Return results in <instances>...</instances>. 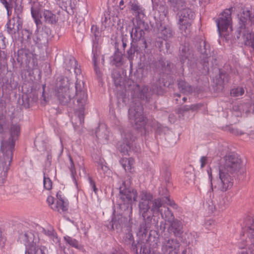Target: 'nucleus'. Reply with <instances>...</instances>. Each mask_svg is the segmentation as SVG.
Listing matches in <instances>:
<instances>
[{
	"instance_id": "62",
	"label": "nucleus",
	"mask_w": 254,
	"mask_h": 254,
	"mask_svg": "<svg viewBox=\"0 0 254 254\" xmlns=\"http://www.w3.org/2000/svg\"><path fill=\"white\" fill-rule=\"evenodd\" d=\"M124 4V1L123 0H121L119 2V7L120 9L123 10L124 8L123 6Z\"/></svg>"
},
{
	"instance_id": "29",
	"label": "nucleus",
	"mask_w": 254,
	"mask_h": 254,
	"mask_svg": "<svg viewBox=\"0 0 254 254\" xmlns=\"http://www.w3.org/2000/svg\"><path fill=\"white\" fill-rule=\"evenodd\" d=\"M178 87L180 91L185 94H190L193 91V88L183 80L178 81Z\"/></svg>"
},
{
	"instance_id": "48",
	"label": "nucleus",
	"mask_w": 254,
	"mask_h": 254,
	"mask_svg": "<svg viewBox=\"0 0 254 254\" xmlns=\"http://www.w3.org/2000/svg\"><path fill=\"white\" fill-rule=\"evenodd\" d=\"M6 242L4 232L0 228V246L3 247Z\"/></svg>"
},
{
	"instance_id": "17",
	"label": "nucleus",
	"mask_w": 254,
	"mask_h": 254,
	"mask_svg": "<svg viewBox=\"0 0 254 254\" xmlns=\"http://www.w3.org/2000/svg\"><path fill=\"white\" fill-rule=\"evenodd\" d=\"M180 247V243L177 240L170 239L163 243L162 249L164 253L167 254H178Z\"/></svg>"
},
{
	"instance_id": "13",
	"label": "nucleus",
	"mask_w": 254,
	"mask_h": 254,
	"mask_svg": "<svg viewBox=\"0 0 254 254\" xmlns=\"http://www.w3.org/2000/svg\"><path fill=\"white\" fill-rule=\"evenodd\" d=\"M244 235L247 237V243L248 246V250H242V254H254V221L250 220V225L243 228Z\"/></svg>"
},
{
	"instance_id": "52",
	"label": "nucleus",
	"mask_w": 254,
	"mask_h": 254,
	"mask_svg": "<svg viewBox=\"0 0 254 254\" xmlns=\"http://www.w3.org/2000/svg\"><path fill=\"white\" fill-rule=\"evenodd\" d=\"M47 202L49 205L53 206L55 205L54 203V198L52 196H48L47 198Z\"/></svg>"
},
{
	"instance_id": "57",
	"label": "nucleus",
	"mask_w": 254,
	"mask_h": 254,
	"mask_svg": "<svg viewBox=\"0 0 254 254\" xmlns=\"http://www.w3.org/2000/svg\"><path fill=\"white\" fill-rule=\"evenodd\" d=\"M57 200H60L61 199L62 200H65L63 196L62 193L61 191H59L57 193Z\"/></svg>"
},
{
	"instance_id": "1",
	"label": "nucleus",
	"mask_w": 254,
	"mask_h": 254,
	"mask_svg": "<svg viewBox=\"0 0 254 254\" xmlns=\"http://www.w3.org/2000/svg\"><path fill=\"white\" fill-rule=\"evenodd\" d=\"M224 160V163L219 167V177L213 184L212 175L208 171L212 191L224 192L230 189L233 185V174L237 173L241 167V159L236 154L226 155Z\"/></svg>"
},
{
	"instance_id": "44",
	"label": "nucleus",
	"mask_w": 254,
	"mask_h": 254,
	"mask_svg": "<svg viewBox=\"0 0 254 254\" xmlns=\"http://www.w3.org/2000/svg\"><path fill=\"white\" fill-rule=\"evenodd\" d=\"M162 176L164 178L165 181L166 182L169 183L171 177V172L168 169L166 168L165 170H162Z\"/></svg>"
},
{
	"instance_id": "19",
	"label": "nucleus",
	"mask_w": 254,
	"mask_h": 254,
	"mask_svg": "<svg viewBox=\"0 0 254 254\" xmlns=\"http://www.w3.org/2000/svg\"><path fill=\"white\" fill-rule=\"evenodd\" d=\"M254 16H251L250 11L249 10H244L241 14L239 21V27L237 30H241L242 28H249L251 23H253V21Z\"/></svg>"
},
{
	"instance_id": "10",
	"label": "nucleus",
	"mask_w": 254,
	"mask_h": 254,
	"mask_svg": "<svg viewBox=\"0 0 254 254\" xmlns=\"http://www.w3.org/2000/svg\"><path fill=\"white\" fill-rule=\"evenodd\" d=\"M17 61L21 65L26 67L29 70L34 69L37 65L36 56L29 50L25 49L18 51Z\"/></svg>"
},
{
	"instance_id": "16",
	"label": "nucleus",
	"mask_w": 254,
	"mask_h": 254,
	"mask_svg": "<svg viewBox=\"0 0 254 254\" xmlns=\"http://www.w3.org/2000/svg\"><path fill=\"white\" fill-rule=\"evenodd\" d=\"M19 241L25 245V250L33 248L41 242L38 235L31 231H27L24 234H21L19 237Z\"/></svg>"
},
{
	"instance_id": "47",
	"label": "nucleus",
	"mask_w": 254,
	"mask_h": 254,
	"mask_svg": "<svg viewBox=\"0 0 254 254\" xmlns=\"http://www.w3.org/2000/svg\"><path fill=\"white\" fill-rule=\"evenodd\" d=\"M102 129L105 131V133L104 135H101L99 132H96V136L99 139H104L106 141H107L109 139V135L107 134V132H108L106 129L104 127H102Z\"/></svg>"
},
{
	"instance_id": "50",
	"label": "nucleus",
	"mask_w": 254,
	"mask_h": 254,
	"mask_svg": "<svg viewBox=\"0 0 254 254\" xmlns=\"http://www.w3.org/2000/svg\"><path fill=\"white\" fill-rule=\"evenodd\" d=\"M219 77L223 80V82H228V79L225 75V73L219 70Z\"/></svg>"
},
{
	"instance_id": "41",
	"label": "nucleus",
	"mask_w": 254,
	"mask_h": 254,
	"mask_svg": "<svg viewBox=\"0 0 254 254\" xmlns=\"http://www.w3.org/2000/svg\"><path fill=\"white\" fill-rule=\"evenodd\" d=\"M245 92L244 89L243 87H239L233 88L231 90V95L234 97H238L242 95Z\"/></svg>"
},
{
	"instance_id": "51",
	"label": "nucleus",
	"mask_w": 254,
	"mask_h": 254,
	"mask_svg": "<svg viewBox=\"0 0 254 254\" xmlns=\"http://www.w3.org/2000/svg\"><path fill=\"white\" fill-rule=\"evenodd\" d=\"M207 158L206 156H202L201 157L200 162L201 163V168H203L207 163Z\"/></svg>"
},
{
	"instance_id": "20",
	"label": "nucleus",
	"mask_w": 254,
	"mask_h": 254,
	"mask_svg": "<svg viewBox=\"0 0 254 254\" xmlns=\"http://www.w3.org/2000/svg\"><path fill=\"white\" fill-rule=\"evenodd\" d=\"M35 44L39 47L46 46L48 42V33L43 30L37 31L35 32L33 37Z\"/></svg>"
},
{
	"instance_id": "54",
	"label": "nucleus",
	"mask_w": 254,
	"mask_h": 254,
	"mask_svg": "<svg viewBox=\"0 0 254 254\" xmlns=\"http://www.w3.org/2000/svg\"><path fill=\"white\" fill-rule=\"evenodd\" d=\"M202 106L201 104H196L190 105V108L192 111H196Z\"/></svg>"
},
{
	"instance_id": "55",
	"label": "nucleus",
	"mask_w": 254,
	"mask_h": 254,
	"mask_svg": "<svg viewBox=\"0 0 254 254\" xmlns=\"http://www.w3.org/2000/svg\"><path fill=\"white\" fill-rule=\"evenodd\" d=\"M59 4H61L62 3V6L65 7L67 4V3L69 1V0H58Z\"/></svg>"
},
{
	"instance_id": "60",
	"label": "nucleus",
	"mask_w": 254,
	"mask_h": 254,
	"mask_svg": "<svg viewBox=\"0 0 254 254\" xmlns=\"http://www.w3.org/2000/svg\"><path fill=\"white\" fill-rule=\"evenodd\" d=\"M112 228L114 229V227L117 228L118 225L116 223V221L115 219V218H113L112 220Z\"/></svg>"
},
{
	"instance_id": "56",
	"label": "nucleus",
	"mask_w": 254,
	"mask_h": 254,
	"mask_svg": "<svg viewBox=\"0 0 254 254\" xmlns=\"http://www.w3.org/2000/svg\"><path fill=\"white\" fill-rule=\"evenodd\" d=\"M161 87V85H157L155 88H152V89H150V91L152 93H158V89L159 88Z\"/></svg>"
},
{
	"instance_id": "49",
	"label": "nucleus",
	"mask_w": 254,
	"mask_h": 254,
	"mask_svg": "<svg viewBox=\"0 0 254 254\" xmlns=\"http://www.w3.org/2000/svg\"><path fill=\"white\" fill-rule=\"evenodd\" d=\"M4 40L5 37L3 35L0 34V49H3L5 47Z\"/></svg>"
},
{
	"instance_id": "9",
	"label": "nucleus",
	"mask_w": 254,
	"mask_h": 254,
	"mask_svg": "<svg viewBox=\"0 0 254 254\" xmlns=\"http://www.w3.org/2000/svg\"><path fill=\"white\" fill-rule=\"evenodd\" d=\"M136 190L131 188L121 187L119 193V205L121 207L125 205V210L128 209L132 210V204L136 201L137 197Z\"/></svg>"
},
{
	"instance_id": "64",
	"label": "nucleus",
	"mask_w": 254,
	"mask_h": 254,
	"mask_svg": "<svg viewBox=\"0 0 254 254\" xmlns=\"http://www.w3.org/2000/svg\"><path fill=\"white\" fill-rule=\"evenodd\" d=\"M150 254H161L159 252L154 251H150Z\"/></svg>"
},
{
	"instance_id": "2",
	"label": "nucleus",
	"mask_w": 254,
	"mask_h": 254,
	"mask_svg": "<svg viewBox=\"0 0 254 254\" xmlns=\"http://www.w3.org/2000/svg\"><path fill=\"white\" fill-rule=\"evenodd\" d=\"M20 128L18 124L11 125L10 128V137L8 140H2L0 149L3 153L4 161L0 163V185L4 183L7 176L13 156L15 141L20 134Z\"/></svg>"
},
{
	"instance_id": "11",
	"label": "nucleus",
	"mask_w": 254,
	"mask_h": 254,
	"mask_svg": "<svg viewBox=\"0 0 254 254\" xmlns=\"http://www.w3.org/2000/svg\"><path fill=\"white\" fill-rule=\"evenodd\" d=\"M163 193H161V190H159V194L161 197L155 198L152 201L151 211L153 213L160 212L162 210L160 208L164 206L165 204L174 207L176 205L175 202L169 198L168 190L166 188H162Z\"/></svg>"
},
{
	"instance_id": "26",
	"label": "nucleus",
	"mask_w": 254,
	"mask_h": 254,
	"mask_svg": "<svg viewBox=\"0 0 254 254\" xmlns=\"http://www.w3.org/2000/svg\"><path fill=\"white\" fill-rule=\"evenodd\" d=\"M120 163L126 172H133L134 160L132 158H123L120 160Z\"/></svg>"
},
{
	"instance_id": "6",
	"label": "nucleus",
	"mask_w": 254,
	"mask_h": 254,
	"mask_svg": "<svg viewBox=\"0 0 254 254\" xmlns=\"http://www.w3.org/2000/svg\"><path fill=\"white\" fill-rule=\"evenodd\" d=\"M149 28L148 24L145 21L138 20L135 21L134 24V27L130 32V37L132 43L135 44L138 42V45L140 48L145 49L147 47L146 42L144 39V31Z\"/></svg>"
},
{
	"instance_id": "23",
	"label": "nucleus",
	"mask_w": 254,
	"mask_h": 254,
	"mask_svg": "<svg viewBox=\"0 0 254 254\" xmlns=\"http://www.w3.org/2000/svg\"><path fill=\"white\" fill-rule=\"evenodd\" d=\"M131 10L133 11L136 15V21L138 20L144 21L145 15L144 13V9L137 3L133 2L132 3Z\"/></svg>"
},
{
	"instance_id": "61",
	"label": "nucleus",
	"mask_w": 254,
	"mask_h": 254,
	"mask_svg": "<svg viewBox=\"0 0 254 254\" xmlns=\"http://www.w3.org/2000/svg\"><path fill=\"white\" fill-rule=\"evenodd\" d=\"M182 110L184 111H188L189 110H191L190 106L186 105V106H184L182 108Z\"/></svg>"
},
{
	"instance_id": "59",
	"label": "nucleus",
	"mask_w": 254,
	"mask_h": 254,
	"mask_svg": "<svg viewBox=\"0 0 254 254\" xmlns=\"http://www.w3.org/2000/svg\"><path fill=\"white\" fill-rule=\"evenodd\" d=\"M163 42H164L163 40H161V41H158L157 42V44L158 47L160 49V51L162 50V47Z\"/></svg>"
},
{
	"instance_id": "27",
	"label": "nucleus",
	"mask_w": 254,
	"mask_h": 254,
	"mask_svg": "<svg viewBox=\"0 0 254 254\" xmlns=\"http://www.w3.org/2000/svg\"><path fill=\"white\" fill-rule=\"evenodd\" d=\"M51 208L54 211L60 213L64 212L68 209V202L66 200H57L56 203L53 206H51Z\"/></svg>"
},
{
	"instance_id": "46",
	"label": "nucleus",
	"mask_w": 254,
	"mask_h": 254,
	"mask_svg": "<svg viewBox=\"0 0 254 254\" xmlns=\"http://www.w3.org/2000/svg\"><path fill=\"white\" fill-rule=\"evenodd\" d=\"M136 45L135 44L131 43L130 49L127 51V53L128 55V58L130 60L132 58L136 51Z\"/></svg>"
},
{
	"instance_id": "25",
	"label": "nucleus",
	"mask_w": 254,
	"mask_h": 254,
	"mask_svg": "<svg viewBox=\"0 0 254 254\" xmlns=\"http://www.w3.org/2000/svg\"><path fill=\"white\" fill-rule=\"evenodd\" d=\"M180 59L182 64H184L187 59L190 60L193 56L192 51L186 46L182 45L180 48Z\"/></svg>"
},
{
	"instance_id": "42",
	"label": "nucleus",
	"mask_w": 254,
	"mask_h": 254,
	"mask_svg": "<svg viewBox=\"0 0 254 254\" xmlns=\"http://www.w3.org/2000/svg\"><path fill=\"white\" fill-rule=\"evenodd\" d=\"M44 187L47 190H50L52 188V182L51 180L48 177H46L44 174L43 178Z\"/></svg>"
},
{
	"instance_id": "28",
	"label": "nucleus",
	"mask_w": 254,
	"mask_h": 254,
	"mask_svg": "<svg viewBox=\"0 0 254 254\" xmlns=\"http://www.w3.org/2000/svg\"><path fill=\"white\" fill-rule=\"evenodd\" d=\"M169 2L171 7L174 11H180L187 8L185 0H169Z\"/></svg>"
},
{
	"instance_id": "36",
	"label": "nucleus",
	"mask_w": 254,
	"mask_h": 254,
	"mask_svg": "<svg viewBox=\"0 0 254 254\" xmlns=\"http://www.w3.org/2000/svg\"><path fill=\"white\" fill-rule=\"evenodd\" d=\"M138 247L140 248V253L141 254H150V251H151L147 248V246L142 244H138ZM131 249L136 254H138L137 246L136 245L132 244Z\"/></svg>"
},
{
	"instance_id": "63",
	"label": "nucleus",
	"mask_w": 254,
	"mask_h": 254,
	"mask_svg": "<svg viewBox=\"0 0 254 254\" xmlns=\"http://www.w3.org/2000/svg\"><path fill=\"white\" fill-rule=\"evenodd\" d=\"M164 41L165 42V46L166 49L167 50H168L170 48V44L167 42H166V40H164Z\"/></svg>"
},
{
	"instance_id": "15",
	"label": "nucleus",
	"mask_w": 254,
	"mask_h": 254,
	"mask_svg": "<svg viewBox=\"0 0 254 254\" xmlns=\"http://www.w3.org/2000/svg\"><path fill=\"white\" fill-rule=\"evenodd\" d=\"M122 137L123 143L120 144L119 149L123 155H125L131 149L136 137L129 130L124 131L122 133Z\"/></svg>"
},
{
	"instance_id": "43",
	"label": "nucleus",
	"mask_w": 254,
	"mask_h": 254,
	"mask_svg": "<svg viewBox=\"0 0 254 254\" xmlns=\"http://www.w3.org/2000/svg\"><path fill=\"white\" fill-rule=\"evenodd\" d=\"M204 226L206 229L210 230L215 227V222L212 219H207L205 221Z\"/></svg>"
},
{
	"instance_id": "30",
	"label": "nucleus",
	"mask_w": 254,
	"mask_h": 254,
	"mask_svg": "<svg viewBox=\"0 0 254 254\" xmlns=\"http://www.w3.org/2000/svg\"><path fill=\"white\" fill-rule=\"evenodd\" d=\"M97 163L98 171L101 177H104L106 176H108L110 174V170L107 166L104 165V160L103 159H100Z\"/></svg>"
},
{
	"instance_id": "12",
	"label": "nucleus",
	"mask_w": 254,
	"mask_h": 254,
	"mask_svg": "<svg viewBox=\"0 0 254 254\" xmlns=\"http://www.w3.org/2000/svg\"><path fill=\"white\" fill-rule=\"evenodd\" d=\"M140 200L139 203V213L141 215L144 220L150 219V216H147L149 209H151L149 205L150 201L153 199V195L150 192L142 191L139 195Z\"/></svg>"
},
{
	"instance_id": "39",
	"label": "nucleus",
	"mask_w": 254,
	"mask_h": 254,
	"mask_svg": "<svg viewBox=\"0 0 254 254\" xmlns=\"http://www.w3.org/2000/svg\"><path fill=\"white\" fill-rule=\"evenodd\" d=\"M64 239L66 243L70 246L77 249L79 248L78 242L76 239L68 236H64Z\"/></svg>"
},
{
	"instance_id": "37",
	"label": "nucleus",
	"mask_w": 254,
	"mask_h": 254,
	"mask_svg": "<svg viewBox=\"0 0 254 254\" xmlns=\"http://www.w3.org/2000/svg\"><path fill=\"white\" fill-rule=\"evenodd\" d=\"M0 1L6 9L7 14L9 15L16 0H0Z\"/></svg>"
},
{
	"instance_id": "58",
	"label": "nucleus",
	"mask_w": 254,
	"mask_h": 254,
	"mask_svg": "<svg viewBox=\"0 0 254 254\" xmlns=\"http://www.w3.org/2000/svg\"><path fill=\"white\" fill-rule=\"evenodd\" d=\"M147 231L146 229H144L143 231H142L141 228H140V230L139 231L138 235H141L142 237H143V235H145V236H146V235L147 234Z\"/></svg>"
},
{
	"instance_id": "22",
	"label": "nucleus",
	"mask_w": 254,
	"mask_h": 254,
	"mask_svg": "<svg viewBox=\"0 0 254 254\" xmlns=\"http://www.w3.org/2000/svg\"><path fill=\"white\" fill-rule=\"evenodd\" d=\"M170 223L169 230L176 237H180L183 233V224L181 221L174 219Z\"/></svg>"
},
{
	"instance_id": "34",
	"label": "nucleus",
	"mask_w": 254,
	"mask_h": 254,
	"mask_svg": "<svg viewBox=\"0 0 254 254\" xmlns=\"http://www.w3.org/2000/svg\"><path fill=\"white\" fill-rule=\"evenodd\" d=\"M43 232L45 235L48 236L50 239H52L54 242L57 243L59 241L56 233L52 228L48 229H43Z\"/></svg>"
},
{
	"instance_id": "7",
	"label": "nucleus",
	"mask_w": 254,
	"mask_h": 254,
	"mask_svg": "<svg viewBox=\"0 0 254 254\" xmlns=\"http://www.w3.org/2000/svg\"><path fill=\"white\" fill-rule=\"evenodd\" d=\"M233 7L225 9L217 19L216 22L219 33L224 36H228L232 31L231 13Z\"/></svg>"
},
{
	"instance_id": "18",
	"label": "nucleus",
	"mask_w": 254,
	"mask_h": 254,
	"mask_svg": "<svg viewBox=\"0 0 254 254\" xmlns=\"http://www.w3.org/2000/svg\"><path fill=\"white\" fill-rule=\"evenodd\" d=\"M239 35L237 38L239 39L242 35L245 45L249 46L254 50V32L252 33V29L242 28L241 30H237Z\"/></svg>"
},
{
	"instance_id": "14",
	"label": "nucleus",
	"mask_w": 254,
	"mask_h": 254,
	"mask_svg": "<svg viewBox=\"0 0 254 254\" xmlns=\"http://www.w3.org/2000/svg\"><path fill=\"white\" fill-rule=\"evenodd\" d=\"M56 95L60 103L63 105L68 103L71 98L69 94L67 80L63 78L60 81V85L56 91Z\"/></svg>"
},
{
	"instance_id": "38",
	"label": "nucleus",
	"mask_w": 254,
	"mask_h": 254,
	"mask_svg": "<svg viewBox=\"0 0 254 254\" xmlns=\"http://www.w3.org/2000/svg\"><path fill=\"white\" fill-rule=\"evenodd\" d=\"M160 33L164 40H166L173 36L172 30L169 27L165 26L163 29L161 30Z\"/></svg>"
},
{
	"instance_id": "8",
	"label": "nucleus",
	"mask_w": 254,
	"mask_h": 254,
	"mask_svg": "<svg viewBox=\"0 0 254 254\" xmlns=\"http://www.w3.org/2000/svg\"><path fill=\"white\" fill-rule=\"evenodd\" d=\"M178 25L181 32L187 35L190 32L191 23L194 17V12L189 8H184L178 14Z\"/></svg>"
},
{
	"instance_id": "32",
	"label": "nucleus",
	"mask_w": 254,
	"mask_h": 254,
	"mask_svg": "<svg viewBox=\"0 0 254 254\" xmlns=\"http://www.w3.org/2000/svg\"><path fill=\"white\" fill-rule=\"evenodd\" d=\"M203 48H200L199 49L200 53L202 55L203 59H207L210 57V49L209 45L205 41L202 42Z\"/></svg>"
},
{
	"instance_id": "4",
	"label": "nucleus",
	"mask_w": 254,
	"mask_h": 254,
	"mask_svg": "<svg viewBox=\"0 0 254 254\" xmlns=\"http://www.w3.org/2000/svg\"><path fill=\"white\" fill-rule=\"evenodd\" d=\"M128 118L130 122L144 134L155 127V123L152 125L146 124V119L143 113V107L140 103H135L134 106L129 109Z\"/></svg>"
},
{
	"instance_id": "53",
	"label": "nucleus",
	"mask_w": 254,
	"mask_h": 254,
	"mask_svg": "<svg viewBox=\"0 0 254 254\" xmlns=\"http://www.w3.org/2000/svg\"><path fill=\"white\" fill-rule=\"evenodd\" d=\"M89 181L92 189L96 193L97 191V188L96 187L95 182L92 180L91 178H89Z\"/></svg>"
},
{
	"instance_id": "5",
	"label": "nucleus",
	"mask_w": 254,
	"mask_h": 254,
	"mask_svg": "<svg viewBox=\"0 0 254 254\" xmlns=\"http://www.w3.org/2000/svg\"><path fill=\"white\" fill-rule=\"evenodd\" d=\"M31 12L37 27L42 23L41 19L49 24H55L58 21V17L56 14L49 10H42L38 2L33 3L31 6Z\"/></svg>"
},
{
	"instance_id": "21",
	"label": "nucleus",
	"mask_w": 254,
	"mask_h": 254,
	"mask_svg": "<svg viewBox=\"0 0 254 254\" xmlns=\"http://www.w3.org/2000/svg\"><path fill=\"white\" fill-rule=\"evenodd\" d=\"M6 26L8 33L13 34L22 28V23L18 19L13 18L7 22Z\"/></svg>"
},
{
	"instance_id": "33",
	"label": "nucleus",
	"mask_w": 254,
	"mask_h": 254,
	"mask_svg": "<svg viewBox=\"0 0 254 254\" xmlns=\"http://www.w3.org/2000/svg\"><path fill=\"white\" fill-rule=\"evenodd\" d=\"M164 208H165L164 212L162 211L160 212L162 218L164 219L166 221L171 222L174 219L173 213L169 208H165V206Z\"/></svg>"
},
{
	"instance_id": "31",
	"label": "nucleus",
	"mask_w": 254,
	"mask_h": 254,
	"mask_svg": "<svg viewBox=\"0 0 254 254\" xmlns=\"http://www.w3.org/2000/svg\"><path fill=\"white\" fill-rule=\"evenodd\" d=\"M96 49L97 47L95 46V44L94 43L93 45L92 53L93 54V61L94 63V70L97 75L100 77L101 76V73L99 67L97 65V60L99 55Z\"/></svg>"
},
{
	"instance_id": "45",
	"label": "nucleus",
	"mask_w": 254,
	"mask_h": 254,
	"mask_svg": "<svg viewBox=\"0 0 254 254\" xmlns=\"http://www.w3.org/2000/svg\"><path fill=\"white\" fill-rule=\"evenodd\" d=\"M149 90V88L147 86H144L141 89L139 93L138 96L140 99H144L145 98L147 97V93H148Z\"/></svg>"
},
{
	"instance_id": "24",
	"label": "nucleus",
	"mask_w": 254,
	"mask_h": 254,
	"mask_svg": "<svg viewBox=\"0 0 254 254\" xmlns=\"http://www.w3.org/2000/svg\"><path fill=\"white\" fill-rule=\"evenodd\" d=\"M25 254H48V250L46 247L42 246L41 243L28 250H25Z\"/></svg>"
},
{
	"instance_id": "40",
	"label": "nucleus",
	"mask_w": 254,
	"mask_h": 254,
	"mask_svg": "<svg viewBox=\"0 0 254 254\" xmlns=\"http://www.w3.org/2000/svg\"><path fill=\"white\" fill-rule=\"evenodd\" d=\"M187 238H185L186 242L189 245L193 244L195 243L197 238V235L195 233H190L186 234Z\"/></svg>"
},
{
	"instance_id": "35",
	"label": "nucleus",
	"mask_w": 254,
	"mask_h": 254,
	"mask_svg": "<svg viewBox=\"0 0 254 254\" xmlns=\"http://www.w3.org/2000/svg\"><path fill=\"white\" fill-rule=\"evenodd\" d=\"M68 158L70 162L69 169L71 172V177L76 186H77V182L75 179V175L76 174V169L74 164L73 160L70 155H68Z\"/></svg>"
},
{
	"instance_id": "3",
	"label": "nucleus",
	"mask_w": 254,
	"mask_h": 254,
	"mask_svg": "<svg viewBox=\"0 0 254 254\" xmlns=\"http://www.w3.org/2000/svg\"><path fill=\"white\" fill-rule=\"evenodd\" d=\"M69 63L70 64L71 67L69 68L68 66H67L66 69L70 71L71 68H73L76 75V81L75 84V94L74 98L79 108L76 114L80 124L82 125L84 122V107L87 102V94L84 86V81L82 79H81V78H83V77L82 75H80L81 71L80 66L78 65L77 61L74 58L70 59Z\"/></svg>"
}]
</instances>
